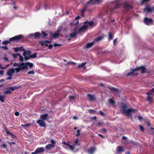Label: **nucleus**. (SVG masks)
<instances>
[{"label": "nucleus", "mask_w": 154, "mask_h": 154, "mask_svg": "<svg viewBox=\"0 0 154 154\" xmlns=\"http://www.w3.org/2000/svg\"><path fill=\"white\" fill-rule=\"evenodd\" d=\"M39 44L42 46H45L46 47H47L48 44H49L51 43V42L48 41H40L39 42Z\"/></svg>", "instance_id": "12"}, {"label": "nucleus", "mask_w": 154, "mask_h": 154, "mask_svg": "<svg viewBox=\"0 0 154 154\" xmlns=\"http://www.w3.org/2000/svg\"><path fill=\"white\" fill-rule=\"evenodd\" d=\"M17 54L19 56V60L21 62L23 61L24 59V58L19 53H17Z\"/></svg>", "instance_id": "30"}, {"label": "nucleus", "mask_w": 154, "mask_h": 154, "mask_svg": "<svg viewBox=\"0 0 154 154\" xmlns=\"http://www.w3.org/2000/svg\"><path fill=\"white\" fill-rule=\"evenodd\" d=\"M4 73V72L3 70H0V75H3Z\"/></svg>", "instance_id": "63"}, {"label": "nucleus", "mask_w": 154, "mask_h": 154, "mask_svg": "<svg viewBox=\"0 0 154 154\" xmlns=\"http://www.w3.org/2000/svg\"><path fill=\"white\" fill-rule=\"evenodd\" d=\"M102 38L101 37H99L95 38L93 41V42H94V43L96 42L100 41Z\"/></svg>", "instance_id": "33"}, {"label": "nucleus", "mask_w": 154, "mask_h": 154, "mask_svg": "<svg viewBox=\"0 0 154 154\" xmlns=\"http://www.w3.org/2000/svg\"><path fill=\"white\" fill-rule=\"evenodd\" d=\"M150 0H142L141 2V4H143L145 2L149 1Z\"/></svg>", "instance_id": "52"}, {"label": "nucleus", "mask_w": 154, "mask_h": 154, "mask_svg": "<svg viewBox=\"0 0 154 154\" xmlns=\"http://www.w3.org/2000/svg\"><path fill=\"white\" fill-rule=\"evenodd\" d=\"M30 124H25L24 125H22V126H23L25 127H28L30 125Z\"/></svg>", "instance_id": "59"}, {"label": "nucleus", "mask_w": 154, "mask_h": 154, "mask_svg": "<svg viewBox=\"0 0 154 154\" xmlns=\"http://www.w3.org/2000/svg\"><path fill=\"white\" fill-rule=\"evenodd\" d=\"M69 98L70 101H72V100H74L75 98V97L73 96H69Z\"/></svg>", "instance_id": "31"}, {"label": "nucleus", "mask_w": 154, "mask_h": 154, "mask_svg": "<svg viewBox=\"0 0 154 154\" xmlns=\"http://www.w3.org/2000/svg\"><path fill=\"white\" fill-rule=\"evenodd\" d=\"M12 91L10 90H6L5 91L4 93L5 94H11Z\"/></svg>", "instance_id": "37"}, {"label": "nucleus", "mask_w": 154, "mask_h": 154, "mask_svg": "<svg viewBox=\"0 0 154 154\" xmlns=\"http://www.w3.org/2000/svg\"><path fill=\"white\" fill-rule=\"evenodd\" d=\"M127 105L125 104H123L122 106V110L123 112V113H124L125 115L129 116H131V113L132 112H134L135 111V109H126V108H127Z\"/></svg>", "instance_id": "1"}, {"label": "nucleus", "mask_w": 154, "mask_h": 154, "mask_svg": "<svg viewBox=\"0 0 154 154\" xmlns=\"http://www.w3.org/2000/svg\"><path fill=\"white\" fill-rule=\"evenodd\" d=\"M45 151V149L43 147L38 148L36 149L34 152H32L31 154H37L43 152Z\"/></svg>", "instance_id": "9"}, {"label": "nucleus", "mask_w": 154, "mask_h": 154, "mask_svg": "<svg viewBox=\"0 0 154 154\" xmlns=\"http://www.w3.org/2000/svg\"><path fill=\"white\" fill-rule=\"evenodd\" d=\"M61 45V44H56V43L54 44V47H57L58 46H60Z\"/></svg>", "instance_id": "58"}, {"label": "nucleus", "mask_w": 154, "mask_h": 154, "mask_svg": "<svg viewBox=\"0 0 154 154\" xmlns=\"http://www.w3.org/2000/svg\"><path fill=\"white\" fill-rule=\"evenodd\" d=\"M19 63H15L13 64V66H17L19 67Z\"/></svg>", "instance_id": "53"}, {"label": "nucleus", "mask_w": 154, "mask_h": 154, "mask_svg": "<svg viewBox=\"0 0 154 154\" xmlns=\"http://www.w3.org/2000/svg\"><path fill=\"white\" fill-rule=\"evenodd\" d=\"M5 96L4 95H0V100L2 103H4L5 101Z\"/></svg>", "instance_id": "28"}, {"label": "nucleus", "mask_w": 154, "mask_h": 154, "mask_svg": "<svg viewBox=\"0 0 154 154\" xmlns=\"http://www.w3.org/2000/svg\"><path fill=\"white\" fill-rule=\"evenodd\" d=\"M152 93L151 91V90H150L149 91H148L146 93V94L147 95H150L152 94Z\"/></svg>", "instance_id": "46"}, {"label": "nucleus", "mask_w": 154, "mask_h": 154, "mask_svg": "<svg viewBox=\"0 0 154 154\" xmlns=\"http://www.w3.org/2000/svg\"><path fill=\"white\" fill-rule=\"evenodd\" d=\"M67 64L68 65H70V64L75 65V63L74 62H72L71 61H69L68 62Z\"/></svg>", "instance_id": "50"}, {"label": "nucleus", "mask_w": 154, "mask_h": 154, "mask_svg": "<svg viewBox=\"0 0 154 154\" xmlns=\"http://www.w3.org/2000/svg\"><path fill=\"white\" fill-rule=\"evenodd\" d=\"M86 64V63H82L81 64L79 65L78 66V67L79 68H83L84 66Z\"/></svg>", "instance_id": "35"}, {"label": "nucleus", "mask_w": 154, "mask_h": 154, "mask_svg": "<svg viewBox=\"0 0 154 154\" xmlns=\"http://www.w3.org/2000/svg\"><path fill=\"white\" fill-rule=\"evenodd\" d=\"M19 67H20L21 70H25L28 69V66H26V62L25 63H19Z\"/></svg>", "instance_id": "7"}, {"label": "nucleus", "mask_w": 154, "mask_h": 154, "mask_svg": "<svg viewBox=\"0 0 154 154\" xmlns=\"http://www.w3.org/2000/svg\"><path fill=\"white\" fill-rule=\"evenodd\" d=\"M80 132V131L79 130H78L77 131V133L75 135L76 137H78L79 135Z\"/></svg>", "instance_id": "49"}, {"label": "nucleus", "mask_w": 154, "mask_h": 154, "mask_svg": "<svg viewBox=\"0 0 154 154\" xmlns=\"http://www.w3.org/2000/svg\"><path fill=\"white\" fill-rule=\"evenodd\" d=\"M76 31H75V29H74L73 32L70 34V37L71 38H74L76 37V36L77 34Z\"/></svg>", "instance_id": "24"}, {"label": "nucleus", "mask_w": 154, "mask_h": 154, "mask_svg": "<svg viewBox=\"0 0 154 154\" xmlns=\"http://www.w3.org/2000/svg\"><path fill=\"white\" fill-rule=\"evenodd\" d=\"M29 37H33L34 39H37L38 38L42 37L41 34L38 32L35 33L34 34L31 33L29 35Z\"/></svg>", "instance_id": "6"}, {"label": "nucleus", "mask_w": 154, "mask_h": 154, "mask_svg": "<svg viewBox=\"0 0 154 154\" xmlns=\"http://www.w3.org/2000/svg\"><path fill=\"white\" fill-rule=\"evenodd\" d=\"M94 44V42H93V41L91 43H88L86 45V48H89L92 46Z\"/></svg>", "instance_id": "25"}, {"label": "nucleus", "mask_w": 154, "mask_h": 154, "mask_svg": "<svg viewBox=\"0 0 154 154\" xmlns=\"http://www.w3.org/2000/svg\"><path fill=\"white\" fill-rule=\"evenodd\" d=\"M23 37V36L22 35H18L12 38H9L8 40H7L5 41L2 42V43L3 45H7L11 41H14L15 40H19L21 39Z\"/></svg>", "instance_id": "3"}, {"label": "nucleus", "mask_w": 154, "mask_h": 154, "mask_svg": "<svg viewBox=\"0 0 154 154\" xmlns=\"http://www.w3.org/2000/svg\"><path fill=\"white\" fill-rule=\"evenodd\" d=\"M139 127L140 130L142 131H144V128L143 127V126L140 125L139 126Z\"/></svg>", "instance_id": "51"}, {"label": "nucleus", "mask_w": 154, "mask_h": 154, "mask_svg": "<svg viewBox=\"0 0 154 154\" xmlns=\"http://www.w3.org/2000/svg\"><path fill=\"white\" fill-rule=\"evenodd\" d=\"M88 29V27L87 25H84L80 28H76L75 29V31H76L78 33H80L82 32H85Z\"/></svg>", "instance_id": "4"}, {"label": "nucleus", "mask_w": 154, "mask_h": 154, "mask_svg": "<svg viewBox=\"0 0 154 154\" xmlns=\"http://www.w3.org/2000/svg\"><path fill=\"white\" fill-rule=\"evenodd\" d=\"M138 118L140 121H141L142 120L143 118L142 116H139L138 117Z\"/></svg>", "instance_id": "64"}, {"label": "nucleus", "mask_w": 154, "mask_h": 154, "mask_svg": "<svg viewBox=\"0 0 154 154\" xmlns=\"http://www.w3.org/2000/svg\"><path fill=\"white\" fill-rule=\"evenodd\" d=\"M84 24L87 25V26L88 25L90 26H92L94 25V23L93 21L88 22V21H86L84 23Z\"/></svg>", "instance_id": "18"}, {"label": "nucleus", "mask_w": 154, "mask_h": 154, "mask_svg": "<svg viewBox=\"0 0 154 154\" xmlns=\"http://www.w3.org/2000/svg\"><path fill=\"white\" fill-rule=\"evenodd\" d=\"M12 55L14 58H16L17 57V56H18V55L17 54H12Z\"/></svg>", "instance_id": "61"}, {"label": "nucleus", "mask_w": 154, "mask_h": 154, "mask_svg": "<svg viewBox=\"0 0 154 154\" xmlns=\"http://www.w3.org/2000/svg\"><path fill=\"white\" fill-rule=\"evenodd\" d=\"M78 143V140H76L74 143H75V146H79V144Z\"/></svg>", "instance_id": "48"}, {"label": "nucleus", "mask_w": 154, "mask_h": 154, "mask_svg": "<svg viewBox=\"0 0 154 154\" xmlns=\"http://www.w3.org/2000/svg\"><path fill=\"white\" fill-rule=\"evenodd\" d=\"M99 113L100 114L103 116H104L105 115V114L101 111H100Z\"/></svg>", "instance_id": "54"}, {"label": "nucleus", "mask_w": 154, "mask_h": 154, "mask_svg": "<svg viewBox=\"0 0 154 154\" xmlns=\"http://www.w3.org/2000/svg\"><path fill=\"white\" fill-rule=\"evenodd\" d=\"M124 8L127 10H129L133 8V6L132 5H129L127 3H124Z\"/></svg>", "instance_id": "17"}, {"label": "nucleus", "mask_w": 154, "mask_h": 154, "mask_svg": "<svg viewBox=\"0 0 154 154\" xmlns=\"http://www.w3.org/2000/svg\"><path fill=\"white\" fill-rule=\"evenodd\" d=\"M37 123L41 127H45L46 126L45 123L43 120H39L37 121Z\"/></svg>", "instance_id": "14"}, {"label": "nucleus", "mask_w": 154, "mask_h": 154, "mask_svg": "<svg viewBox=\"0 0 154 154\" xmlns=\"http://www.w3.org/2000/svg\"><path fill=\"white\" fill-rule=\"evenodd\" d=\"M68 146L69 147V148L71 150H73L74 149V147L73 146H72L70 145L69 144V145Z\"/></svg>", "instance_id": "41"}, {"label": "nucleus", "mask_w": 154, "mask_h": 154, "mask_svg": "<svg viewBox=\"0 0 154 154\" xmlns=\"http://www.w3.org/2000/svg\"><path fill=\"white\" fill-rule=\"evenodd\" d=\"M135 69L136 70V71L141 70V73H143L145 72L146 68L144 66H142L139 67H137L135 68Z\"/></svg>", "instance_id": "10"}, {"label": "nucleus", "mask_w": 154, "mask_h": 154, "mask_svg": "<svg viewBox=\"0 0 154 154\" xmlns=\"http://www.w3.org/2000/svg\"><path fill=\"white\" fill-rule=\"evenodd\" d=\"M26 66H29V67L31 68H32L33 66V64L32 63H30L29 62H26Z\"/></svg>", "instance_id": "29"}, {"label": "nucleus", "mask_w": 154, "mask_h": 154, "mask_svg": "<svg viewBox=\"0 0 154 154\" xmlns=\"http://www.w3.org/2000/svg\"><path fill=\"white\" fill-rule=\"evenodd\" d=\"M59 33L58 32H57V31L55 33H54L53 34H51V35L53 36V38H56L57 36H59Z\"/></svg>", "instance_id": "32"}, {"label": "nucleus", "mask_w": 154, "mask_h": 154, "mask_svg": "<svg viewBox=\"0 0 154 154\" xmlns=\"http://www.w3.org/2000/svg\"><path fill=\"white\" fill-rule=\"evenodd\" d=\"M101 0H90V1L88 2L85 7L83 8V9L81 11V12L82 14V16H84V14L85 11L86 10L87 5L89 4H94L95 3H98L100 2Z\"/></svg>", "instance_id": "2"}, {"label": "nucleus", "mask_w": 154, "mask_h": 154, "mask_svg": "<svg viewBox=\"0 0 154 154\" xmlns=\"http://www.w3.org/2000/svg\"><path fill=\"white\" fill-rule=\"evenodd\" d=\"M51 144H53L54 145V144L55 143V142L54 140L53 139L51 140Z\"/></svg>", "instance_id": "44"}, {"label": "nucleus", "mask_w": 154, "mask_h": 154, "mask_svg": "<svg viewBox=\"0 0 154 154\" xmlns=\"http://www.w3.org/2000/svg\"><path fill=\"white\" fill-rule=\"evenodd\" d=\"M14 69L13 68L10 69L7 72V74L8 76H11L14 73Z\"/></svg>", "instance_id": "15"}, {"label": "nucleus", "mask_w": 154, "mask_h": 154, "mask_svg": "<svg viewBox=\"0 0 154 154\" xmlns=\"http://www.w3.org/2000/svg\"><path fill=\"white\" fill-rule=\"evenodd\" d=\"M13 49L16 52H17L20 50L24 51L25 50L23 49V48L22 47L18 48H13Z\"/></svg>", "instance_id": "21"}, {"label": "nucleus", "mask_w": 154, "mask_h": 154, "mask_svg": "<svg viewBox=\"0 0 154 154\" xmlns=\"http://www.w3.org/2000/svg\"><path fill=\"white\" fill-rule=\"evenodd\" d=\"M113 38L111 32H109V39L111 40Z\"/></svg>", "instance_id": "36"}, {"label": "nucleus", "mask_w": 154, "mask_h": 154, "mask_svg": "<svg viewBox=\"0 0 154 154\" xmlns=\"http://www.w3.org/2000/svg\"><path fill=\"white\" fill-rule=\"evenodd\" d=\"M147 99L148 101L151 102L152 100V97L149 96L147 97Z\"/></svg>", "instance_id": "39"}, {"label": "nucleus", "mask_w": 154, "mask_h": 154, "mask_svg": "<svg viewBox=\"0 0 154 154\" xmlns=\"http://www.w3.org/2000/svg\"><path fill=\"white\" fill-rule=\"evenodd\" d=\"M5 132L7 134H10V135H11V136H12V138H14V137H15V135H13L12 133H10V132H9L8 130L7 129H5Z\"/></svg>", "instance_id": "27"}, {"label": "nucleus", "mask_w": 154, "mask_h": 154, "mask_svg": "<svg viewBox=\"0 0 154 154\" xmlns=\"http://www.w3.org/2000/svg\"><path fill=\"white\" fill-rule=\"evenodd\" d=\"M95 150V148L94 147H91L88 149V151L89 153L90 154H92Z\"/></svg>", "instance_id": "23"}, {"label": "nucleus", "mask_w": 154, "mask_h": 154, "mask_svg": "<svg viewBox=\"0 0 154 154\" xmlns=\"http://www.w3.org/2000/svg\"><path fill=\"white\" fill-rule=\"evenodd\" d=\"M1 48H2L3 49L8 50V49L7 47L6 46L1 47Z\"/></svg>", "instance_id": "55"}, {"label": "nucleus", "mask_w": 154, "mask_h": 154, "mask_svg": "<svg viewBox=\"0 0 154 154\" xmlns=\"http://www.w3.org/2000/svg\"><path fill=\"white\" fill-rule=\"evenodd\" d=\"M9 66H10V64H8L5 66L4 67H2V69H5L6 68H7Z\"/></svg>", "instance_id": "62"}, {"label": "nucleus", "mask_w": 154, "mask_h": 154, "mask_svg": "<svg viewBox=\"0 0 154 154\" xmlns=\"http://www.w3.org/2000/svg\"><path fill=\"white\" fill-rule=\"evenodd\" d=\"M27 74H32L34 75L35 74V72L34 71H33V70H32V71H29V72H28L27 73Z\"/></svg>", "instance_id": "47"}, {"label": "nucleus", "mask_w": 154, "mask_h": 154, "mask_svg": "<svg viewBox=\"0 0 154 154\" xmlns=\"http://www.w3.org/2000/svg\"><path fill=\"white\" fill-rule=\"evenodd\" d=\"M144 23L147 25H152L153 23V20L152 19L145 17L144 19Z\"/></svg>", "instance_id": "8"}, {"label": "nucleus", "mask_w": 154, "mask_h": 154, "mask_svg": "<svg viewBox=\"0 0 154 154\" xmlns=\"http://www.w3.org/2000/svg\"><path fill=\"white\" fill-rule=\"evenodd\" d=\"M7 89L9 90H11L12 91H13L14 90L13 87H10L8 88Z\"/></svg>", "instance_id": "56"}, {"label": "nucleus", "mask_w": 154, "mask_h": 154, "mask_svg": "<svg viewBox=\"0 0 154 154\" xmlns=\"http://www.w3.org/2000/svg\"><path fill=\"white\" fill-rule=\"evenodd\" d=\"M53 45H48V49H51L53 47Z\"/></svg>", "instance_id": "60"}, {"label": "nucleus", "mask_w": 154, "mask_h": 154, "mask_svg": "<svg viewBox=\"0 0 154 154\" xmlns=\"http://www.w3.org/2000/svg\"><path fill=\"white\" fill-rule=\"evenodd\" d=\"M24 52L23 53V55L24 57L25 61H27L31 58V52L30 51H26L24 50Z\"/></svg>", "instance_id": "5"}, {"label": "nucleus", "mask_w": 154, "mask_h": 154, "mask_svg": "<svg viewBox=\"0 0 154 154\" xmlns=\"http://www.w3.org/2000/svg\"><path fill=\"white\" fill-rule=\"evenodd\" d=\"M63 29V27L62 26H60L58 28L57 32L59 33Z\"/></svg>", "instance_id": "38"}, {"label": "nucleus", "mask_w": 154, "mask_h": 154, "mask_svg": "<svg viewBox=\"0 0 154 154\" xmlns=\"http://www.w3.org/2000/svg\"><path fill=\"white\" fill-rule=\"evenodd\" d=\"M136 71V70L135 69V68L133 69L132 70L131 72L128 73L126 74V76H136L138 75V73L137 72H134Z\"/></svg>", "instance_id": "11"}, {"label": "nucleus", "mask_w": 154, "mask_h": 154, "mask_svg": "<svg viewBox=\"0 0 154 154\" xmlns=\"http://www.w3.org/2000/svg\"><path fill=\"white\" fill-rule=\"evenodd\" d=\"M55 147V146L54 145H53V144H49L48 145H47L46 146H45V148L47 149V150H49V149H51L53 148H54Z\"/></svg>", "instance_id": "20"}, {"label": "nucleus", "mask_w": 154, "mask_h": 154, "mask_svg": "<svg viewBox=\"0 0 154 154\" xmlns=\"http://www.w3.org/2000/svg\"><path fill=\"white\" fill-rule=\"evenodd\" d=\"M87 96L88 98L91 101H93L95 100V98L94 95L88 94Z\"/></svg>", "instance_id": "19"}, {"label": "nucleus", "mask_w": 154, "mask_h": 154, "mask_svg": "<svg viewBox=\"0 0 154 154\" xmlns=\"http://www.w3.org/2000/svg\"><path fill=\"white\" fill-rule=\"evenodd\" d=\"M69 142L68 141V143H66V142H63L62 143L64 145H65L67 146H68L69 145Z\"/></svg>", "instance_id": "57"}, {"label": "nucleus", "mask_w": 154, "mask_h": 154, "mask_svg": "<svg viewBox=\"0 0 154 154\" xmlns=\"http://www.w3.org/2000/svg\"><path fill=\"white\" fill-rule=\"evenodd\" d=\"M80 18V17L79 16H77L75 19L73 20V21L71 22L70 23V24L72 26H75L78 24L79 23V21L77 20L76 23H75V21L76 20L79 19Z\"/></svg>", "instance_id": "13"}, {"label": "nucleus", "mask_w": 154, "mask_h": 154, "mask_svg": "<svg viewBox=\"0 0 154 154\" xmlns=\"http://www.w3.org/2000/svg\"><path fill=\"white\" fill-rule=\"evenodd\" d=\"M1 147L2 148H6L7 147L6 145L5 144H3L2 145H1Z\"/></svg>", "instance_id": "45"}, {"label": "nucleus", "mask_w": 154, "mask_h": 154, "mask_svg": "<svg viewBox=\"0 0 154 154\" xmlns=\"http://www.w3.org/2000/svg\"><path fill=\"white\" fill-rule=\"evenodd\" d=\"M37 53H34L33 55H31V58H35L36 57Z\"/></svg>", "instance_id": "43"}, {"label": "nucleus", "mask_w": 154, "mask_h": 154, "mask_svg": "<svg viewBox=\"0 0 154 154\" xmlns=\"http://www.w3.org/2000/svg\"><path fill=\"white\" fill-rule=\"evenodd\" d=\"M108 102L110 104L112 105L114 104L115 103V101L112 99H109V100Z\"/></svg>", "instance_id": "34"}, {"label": "nucleus", "mask_w": 154, "mask_h": 154, "mask_svg": "<svg viewBox=\"0 0 154 154\" xmlns=\"http://www.w3.org/2000/svg\"><path fill=\"white\" fill-rule=\"evenodd\" d=\"M48 116V114L47 113H45L43 115H41L40 116V119L41 120L43 121L46 120L47 119Z\"/></svg>", "instance_id": "16"}, {"label": "nucleus", "mask_w": 154, "mask_h": 154, "mask_svg": "<svg viewBox=\"0 0 154 154\" xmlns=\"http://www.w3.org/2000/svg\"><path fill=\"white\" fill-rule=\"evenodd\" d=\"M42 34L43 37H46V36H48V34H46V33H45V32L43 31H42Z\"/></svg>", "instance_id": "42"}, {"label": "nucleus", "mask_w": 154, "mask_h": 154, "mask_svg": "<svg viewBox=\"0 0 154 154\" xmlns=\"http://www.w3.org/2000/svg\"><path fill=\"white\" fill-rule=\"evenodd\" d=\"M17 72H18L20 71L21 70L20 67H19L18 68H16L14 69Z\"/></svg>", "instance_id": "40"}, {"label": "nucleus", "mask_w": 154, "mask_h": 154, "mask_svg": "<svg viewBox=\"0 0 154 154\" xmlns=\"http://www.w3.org/2000/svg\"><path fill=\"white\" fill-rule=\"evenodd\" d=\"M144 11H146L147 13H149L151 12L152 11V8H149L148 6H147L144 8Z\"/></svg>", "instance_id": "22"}, {"label": "nucleus", "mask_w": 154, "mask_h": 154, "mask_svg": "<svg viewBox=\"0 0 154 154\" xmlns=\"http://www.w3.org/2000/svg\"><path fill=\"white\" fill-rule=\"evenodd\" d=\"M117 153H122L123 151V147L121 146H118L117 147Z\"/></svg>", "instance_id": "26"}]
</instances>
